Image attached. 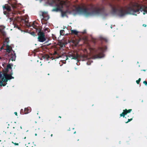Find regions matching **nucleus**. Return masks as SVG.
Returning a JSON list of instances; mask_svg holds the SVG:
<instances>
[{
  "mask_svg": "<svg viewBox=\"0 0 147 147\" xmlns=\"http://www.w3.org/2000/svg\"><path fill=\"white\" fill-rule=\"evenodd\" d=\"M89 10H52L53 11L59 12L62 18H68V16L73 14L75 10L86 16L92 15H101L105 17L107 16H117L122 17V10H111L109 13H107L106 10H92L91 12Z\"/></svg>",
  "mask_w": 147,
  "mask_h": 147,
  "instance_id": "nucleus-1",
  "label": "nucleus"
},
{
  "mask_svg": "<svg viewBox=\"0 0 147 147\" xmlns=\"http://www.w3.org/2000/svg\"><path fill=\"white\" fill-rule=\"evenodd\" d=\"M3 66L4 67V69L2 70L3 77L0 80V86H4L7 84V82L8 80L12 79H14V77L12 76L13 74L12 71L11 70L9 74H7L9 71V69H11L12 67L11 65L10 64H8L6 66V64L4 63L3 64Z\"/></svg>",
  "mask_w": 147,
  "mask_h": 147,
  "instance_id": "nucleus-2",
  "label": "nucleus"
},
{
  "mask_svg": "<svg viewBox=\"0 0 147 147\" xmlns=\"http://www.w3.org/2000/svg\"><path fill=\"white\" fill-rule=\"evenodd\" d=\"M47 1L48 4L51 6H53L56 8V9H61L65 5V2L63 1L55 0H46Z\"/></svg>",
  "mask_w": 147,
  "mask_h": 147,
  "instance_id": "nucleus-3",
  "label": "nucleus"
},
{
  "mask_svg": "<svg viewBox=\"0 0 147 147\" xmlns=\"http://www.w3.org/2000/svg\"><path fill=\"white\" fill-rule=\"evenodd\" d=\"M107 49L106 46H105L103 47H98L97 49H94V57L96 58H100L103 57L104 56V52Z\"/></svg>",
  "mask_w": 147,
  "mask_h": 147,
  "instance_id": "nucleus-4",
  "label": "nucleus"
},
{
  "mask_svg": "<svg viewBox=\"0 0 147 147\" xmlns=\"http://www.w3.org/2000/svg\"><path fill=\"white\" fill-rule=\"evenodd\" d=\"M36 32H38V41L43 42L46 40L47 38L43 31H41L40 29H36Z\"/></svg>",
  "mask_w": 147,
  "mask_h": 147,
  "instance_id": "nucleus-5",
  "label": "nucleus"
},
{
  "mask_svg": "<svg viewBox=\"0 0 147 147\" xmlns=\"http://www.w3.org/2000/svg\"><path fill=\"white\" fill-rule=\"evenodd\" d=\"M39 14L40 16H42V17L41 19L42 21V20H43L45 22H47L50 18L48 14L47 11H40Z\"/></svg>",
  "mask_w": 147,
  "mask_h": 147,
  "instance_id": "nucleus-6",
  "label": "nucleus"
},
{
  "mask_svg": "<svg viewBox=\"0 0 147 147\" xmlns=\"http://www.w3.org/2000/svg\"><path fill=\"white\" fill-rule=\"evenodd\" d=\"M20 25L24 27H29L30 26L28 22V19L25 17H21L20 18Z\"/></svg>",
  "mask_w": 147,
  "mask_h": 147,
  "instance_id": "nucleus-7",
  "label": "nucleus"
},
{
  "mask_svg": "<svg viewBox=\"0 0 147 147\" xmlns=\"http://www.w3.org/2000/svg\"><path fill=\"white\" fill-rule=\"evenodd\" d=\"M8 3L9 5L5 4V5L3 6V9H10V5L12 6L13 8H16V6L13 5V4H15L16 3V0H9Z\"/></svg>",
  "mask_w": 147,
  "mask_h": 147,
  "instance_id": "nucleus-8",
  "label": "nucleus"
},
{
  "mask_svg": "<svg viewBox=\"0 0 147 147\" xmlns=\"http://www.w3.org/2000/svg\"><path fill=\"white\" fill-rule=\"evenodd\" d=\"M54 55H56L55 57V58H59V57H62L63 58V61H66L68 59V56L65 53L59 54V51H58L57 52L55 51L54 53Z\"/></svg>",
  "mask_w": 147,
  "mask_h": 147,
  "instance_id": "nucleus-9",
  "label": "nucleus"
},
{
  "mask_svg": "<svg viewBox=\"0 0 147 147\" xmlns=\"http://www.w3.org/2000/svg\"><path fill=\"white\" fill-rule=\"evenodd\" d=\"M67 56L68 57L71 58V59H74L76 60L78 57V55L77 53L73 52H69L68 53Z\"/></svg>",
  "mask_w": 147,
  "mask_h": 147,
  "instance_id": "nucleus-10",
  "label": "nucleus"
},
{
  "mask_svg": "<svg viewBox=\"0 0 147 147\" xmlns=\"http://www.w3.org/2000/svg\"><path fill=\"white\" fill-rule=\"evenodd\" d=\"M5 11H4V14L7 16H9L12 13V14H16L14 12H13L12 10H5Z\"/></svg>",
  "mask_w": 147,
  "mask_h": 147,
  "instance_id": "nucleus-11",
  "label": "nucleus"
},
{
  "mask_svg": "<svg viewBox=\"0 0 147 147\" xmlns=\"http://www.w3.org/2000/svg\"><path fill=\"white\" fill-rule=\"evenodd\" d=\"M9 55L10 56V59L12 61H14L15 60L16 56L14 51H13V53H11Z\"/></svg>",
  "mask_w": 147,
  "mask_h": 147,
  "instance_id": "nucleus-12",
  "label": "nucleus"
},
{
  "mask_svg": "<svg viewBox=\"0 0 147 147\" xmlns=\"http://www.w3.org/2000/svg\"><path fill=\"white\" fill-rule=\"evenodd\" d=\"M31 109L30 107H28L24 109V114H27L31 111Z\"/></svg>",
  "mask_w": 147,
  "mask_h": 147,
  "instance_id": "nucleus-13",
  "label": "nucleus"
},
{
  "mask_svg": "<svg viewBox=\"0 0 147 147\" xmlns=\"http://www.w3.org/2000/svg\"><path fill=\"white\" fill-rule=\"evenodd\" d=\"M99 39L101 42L102 41H104L107 42L108 41V40L107 38L102 36H101L99 37Z\"/></svg>",
  "mask_w": 147,
  "mask_h": 147,
  "instance_id": "nucleus-14",
  "label": "nucleus"
},
{
  "mask_svg": "<svg viewBox=\"0 0 147 147\" xmlns=\"http://www.w3.org/2000/svg\"><path fill=\"white\" fill-rule=\"evenodd\" d=\"M71 34H73L77 35L78 32L75 30H71Z\"/></svg>",
  "mask_w": 147,
  "mask_h": 147,
  "instance_id": "nucleus-15",
  "label": "nucleus"
},
{
  "mask_svg": "<svg viewBox=\"0 0 147 147\" xmlns=\"http://www.w3.org/2000/svg\"><path fill=\"white\" fill-rule=\"evenodd\" d=\"M76 9H86L85 6L84 5L79 6H78L77 8H76Z\"/></svg>",
  "mask_w": 147,
  "mask_h": 147,
  "instance_id": "nucleus-16",
  "label": "nucleus"
},
{
  "mask_svg": "<svg viewBox=\"0 0 147 147\" xmlns=\"http://www.w3.org/2000/svg\"><path fill=\"white\" fill-rule=\"evenodd\" d=\"M129 117V116L128 115L127 117H125V118H128V121L125 122V123H128L132 120L133 117L131 116L130 117Z\"/></svg>",
  "mask_w": 147,
  "mask_h": 147,
  "instance_id": "nucleus-17",
  "label": "nucleus"
},
{
  "mask_svg": "<svg viewBox=\"0 0 147 147\" xmlns=\"http://www.w3.org/2000/svg\"><path fill=\"white\" fill-rule=\"evenodd\" d=\"M136 6L137 7H138L139 6V7H140V9H145L147 8V7H146V6L141 7L138 4H136ZM138 9H139V8H138Z\"/></svg>",
  "mask_w": 147,
  "mask_h": 147,
  "instance_id": "nucleus-18",
  "label": "nucleus"
},
{
  "mask_svg": "<svg viewBox=\"0 0 147 147\" xmlns=\"http://www.w3.org/2000/svg\"><path fill=\"white\" fill-rule=\"evenodd\" d=\"M11 48L10 47V46L8 45H7V49H6V51L8 53H10V51H11Z\"/></svg>",
  "mask_w": 147,
  "mask_h": 147,
  "instance_id": "nucleus-19",
  "label": "nucleus"
},
{
  "mask_svg": "<svg viewBox=\"0 0 147 147\" xmlns=\"http://www.w3.org/2000/svg\"><path fill=\"white\" fill-rule=\"evenodd\" d=\"M125 111V112L126 113V114L127 115V113H130V112L132 111V109H129L127 110V109H125V110H124Z\"/></svg>",
  "mask_w": 147,
  "mask_h": 147,
  "instance_id": "nucleus-20",
  "label": "nucleus"
},
{
  "mask_svg": "<svg viewBox=\"0 0 147 147\" xmlns=\"http://www.w3.org/2000/svg\"><path fill=\"white\" fill-rule=\"evenodd\" d=\"M126 113L125 112V111L124 110H123V112L120 115V117H124L125 115H126Z\"/></svg>",
  "mask_w": 147,
  "mask_h": 147,
  "instance_id": "nucleus-21",
  "label": "nucleus"
},
{
  "mask_svg": "<svg viewBox=\"0 0 147 147\" xmlns=\"http://www.w3.org/2000/svg\"><path fill=\"white\" fill-rule=\"evenodd\" d=\"M133 6V5H129L127 7L126 9H132Z\"/></svg>",
  "mask_w": 147,
  "mask_h": 147,
  "instance_id": "nucleus-22",
  "label": "nucleus"
},
{
  "mask_svg": "<svg viewBox=\"0 0 147 147\" xmlns=\"http://www.w3.org/2000/svg\"><path fill=\"white\" fill-rule=\"evenodd\" d=\"M32 26H33V27L34 28L36 29H36H40L39 28H38L37 26H36L35 25V24H34V23H32Z\"/></svg>",
  "mask_w": 147,
  "mask_h": 147,
  "instance_id": "nucleus-23",
  "label": "nucleus"
},
{
  "mask_svg": "<svg viewBox=\"0 0 147 147\" xmlns=\"http://www.w3.org/2000/svg\"><path fill=\"white\" fill-rule=\"evenodd\" d=\"M65 31L64 30H61L60 31V34L61 35H64V34Z\"/></svg>",
  "mask_w": 147,
  "mask_h": 147,
  "instance_id": "nucleus-24",
  "label": "nucleus"
},
{
  "mask_svg": "<svg viewBox=\"0 0 147 147\" xmlns=\"http://www.w3.org/2000/svg\"><path fill=\"white\" fill-rule=\"evenodd\" d=\"M141 80V79L140 78H139L138 80H137L136 81V82L138 84H139Z\"/></svg>",
  "mask_w": 147,
  "mask_h": 147,
  "instance_id": "nucleus-25",
  "label": "nucleus"
},
{
  "mask_svg": "<svg viewBox=\"0 0 147 147\" xmlns=\"http://www.w3.org/2000/svg\"><path fill=\"white\" fill-rule=\"evenodd\" d=\"M82 56L85 59H87L88 58V56L86 55H83Z\"/></svg>",
  "mask_w": 147,
  "mask_h": 147,
  "instance_id": "nucleus-26",
  "label": "nucleus"
},
{
  "mask_svg": "<svg viewBox=\"0 0 147 147\" xmlns=\"http://www.w3.org/2000/svg\"><path fill=\"white\" fill-rule=\"evenodd\" d=\"M20 113L21 114H24V110L23 109H21L20 110Z\"/></svg>",
  "mask_w": 147,
  "mask_h": 147,
  "instance_id": "nucleus-27",
  "label": "nucleus"
},
{
  "mask_svg": "<svg viewBox=\"0 0 147 147\" xmlns=\"http://www.w3.org/2000/svg\"><path fill=\"white\" fill-rule=\"evenodd\" d=\"M143 10L144 11V12L143 13V14L144 15L146 13H147V10Z\"/></svg>",
  "mask_w": 147,
  "mask_h": 147,
  "instance_id": "nucleus-28",
  "label": "nucleus"
},
{
  "mask_svg": "<svg viewBox=\"0 0 147 147\" xmlns=\"http://www.w3.org/2000/svg\"><path fill=\"white\" fill-rule=\"evenodd\" d=\"M12 143L14 144L15 145H19V143H14L13 142H12Z\"/></svg>",
  "mask_w": 147,
  "mask_h": 147,
  "instance_id": "nucleus-29",
  "label": "nucleus"
},
{
  "mask_svg": "<svg viewBox=\"0 0 147 147\" xmlns=\"http://www.w3.org/2000/svg\"><path fill=\"white\" fill-rule=\"evenodd\" d=\"M50 30V29L49 28H46L45 29V31H47L48 32H49V31Z\"/></svg>",
  "mask_w": 147,
  "mask_h": 147,
  "instance_id": "nucleus-30",
  "label": "nucleus"
},
{
  "mask_svg": "<svg viewBox=\"0 0 147 147\" xmlns=\"http://www.w3.org/2000/svg\"><path fill=\"white\" fill-rule=\"evenodd\" d=\"M3 75L0 73V80H1V78L3 77Z\"/></svg>",
  "mask_w": 147,
  "mask_h": 147,
  "instance_id": "nucleus-31",
  "label": "nucleus"
},
{
  "mask_svg": "<svg viewBox=\"0 0 147 147\" xmlns=\"http://www.w3.org/2000/svg\"><path fill=\"white\" fill-rule=\"evenodd\" d=\"M143 83L145 84V85H147V82L146 81H144L143 82Z\"/></svg>",
  "mask_w": 147,
  "mask_h": 147,
  "instance_id": "nucleus-32",
  "label": "nucleus"
},
{
  "mask_svg": "<svg viewBox=\"0 0 147 147\" xmlns=\"http://www.w3.org/2000/svg\"><path fill=\"white\" fill-rule=\"evenodd\" d=\"M3 31V29L1 28V27H0V32L2 33Z\"/></svg>",
  "mask_w": 147,
  "mask_h": 147,
  "instance_id": "nucleus-33",
  "label": "nucleus"
},
{
  "mask_svg": "<svg viewBox=\"0 0 147 147\" xmlns=\"http://www.w3.org/2000/svg\"><path fill=\"white\" fill-rule=\"evenodd\" d=\"M86 64L87 65H90L91 64V63L89 62H87Z\"/></svg>",
  "mask_w": 147,
  "mask_h": 147,
  "instance_id": "nucleus-34",
  "label": "nucleus"
},
{
  "mask_svg": "<svg viewBox=\"0 0 147 147\" xmlns=\"http://www.w3.org/2000/svg\"><path fill=\"white\" fill-rule=\"evenodd\" d=\"M18 13L20 14H21L22 13V12L20 11H18Z\"/></svg>",
  "mask_w": 147,
  "mask_h": 147,
  "instance_id": "nucleus-35",
  "label": "nucleus"
},
{
  "mask_svg": "<svg viewBox=\"0 0 147 147\" xmlns=\"http://www.w3.org/2000/svg\"><path fill=\"white\" fill-rule=\"evenodd\" d=\"M4 44H3V45L2 46V47H1V49H3V47L4 46Z\"/></svg>",
  "mask_w": 147,
  "mask_h": 147,
  "instance_id": "nucleus-36",
  "label": "nucleus"
},
{
  "mask_svg": "<svg viewBox=\"0 0 147 147\" xmlns=\"http://www.w3.org/2000/svg\"><path fill=\"white\" fill-rule=\"evenodd\" d=\"M143 26L144 27H146V25L145 24H143Z\"/></svg>",
  "mask_w": 147,
  "mask_h": 147,
  "instance_id": "nucleus-37",
  "label": "nucleus"
},
{
  "mask_svg": "<svg viewBox=\"0 0 147 147\" xmlns=\"http://www.w3.org/2000/svg\"><path fill=\"white\" fill-rule=\"evenodd\" d=\"M14 114L16 115L17 116V112H15Z\"/></svg>",
  "mask_w": 147,
  "mask_h": 147,
  "instance_id": "nucleus-38",
  "label": "nucleus"
},
{
  "mask_svg": "<svg viewBox=\"0 0 147 147\" xmlns=\"http://www.w3.org/2000/svg\"><path fill=\"white\" fill-rule=\"evenodd\" d=\"M146 70H147V69H142L141 70V71H145Z\"/></svg>",
  "mask_w": 147,
  "mask_h": 147,
  "instance_id": "nucleus-39",
  "label": "nucleus"
},
{
  "mask_svg": "<svg viewBox=\"0 0 147 147\" xmlns=\"http://www.w3.org/2000/svg\"><path fill=\"white\" fill-rule=\"evenodd\" d=\"M53 39H55V38H56V37L55 36H54V37L53 36Z\"/></svg>",
  "mask_w": 147,
  "mask_h": 147,
  "instance_id": "nucleus-40",
  "label": "nucleus"
},
{
  "mask_svg": "<svg viewBox=\"0 0 147 147\" xmlns=\"http://www.w3.org/2000/svg\"><path fill=\"white\" fill-rule=\"evenodd\" d=\"M96 40H94V41H93V42L94 43H96Z\"/></svg>",
  "mask_w": 147,
  "mask_h": 147,
  "instance_id": "nucleus-41",
  "label": "nucleus"
},
{
  "mask_svg": "<svg viewBox=\"0 0 147 147\" xmlns=\"http://www.w3.org/2000/svg\"><path fill=\"white\" fill-rule=\"evenodd\" d=\"M53 136V134H51V137H52V136Z\"/></svg>",
  "mask_w": 147,
  "mask_h": 147,
  "instance_id": "nucleus-42",
  "label": "nucleus"
},
{
  "mask_svg": "<svg viewBox=\"0 0 147 147\" xmlns=\"http://www.w3.org/2000/svg\"><path fill=\"white\" fill-rule=\"evenodd\" d=\"M59 118H61V116H59Z\"/></svg>",
  "mask_w": 147,
  "mask_h": 147,
  "instance_id": "nucleus-43",
  "label": "nucleus"
},
{
  "mask_svg": "<svg viewBox=\"0 0 147 147\" xmlns=\"http://www.w3.org/2000/svg\"><path fill=\"white\" fill-rule=\"evenodd\" d=\"M17 27L18 28V29H19V27H18V26H17Z\"/></svg>",
  "mask_w": 147,
  "mask_h": 147,
  "instance_id": "nucleus-44",
  "label": "nucleus"
},
{
  "mask_svg": "<svg viewBox=\"0 0 147 147\" xmlns=\"http://www.w3.org/2000/svg\"><path fill=\"white\" fill-rule=\"evenodd\" d=\"M42 22H43L42 21V24H45V23H43Z\"/></svg>",
  "mask_w": 147,
  "mask_h": 147,
  "instance_id": "nucleus-45",
  "label": "nucleus"
},
{
  "mask_svg": "<svg viewBox=\"0 0 147 147\" xmlns=\"http://www.w3.org/2000/svg\"><path fill=\"white\" fill-rule=\"evenodd\" d=\"M76 133V131H75L74 132V134H75Z\"/></svg>",
  "mask_w": 147,
  "mask_h": 147,
  "instance_id": "nucleus-46",
  "label": "nucleus"
},
{
  "mask_svg": "<svg viewBox=\"0 0 147 147\" xmlns=\"http://www.w3.org/2000/svg\"><path fill=\"white\" fill-rule=\"evenodd\" d=\"M35 136H36L37 135V134H35Z\"/></svg>",
  "mask_w": 147,
  "mask_h": 147,
  "instance_id": "nucleus-47",
  "label": "nucleus"
},
{
  "mask_svg": "<svg viewBox=\"0 0 147 147\" xmlns=\"http://www.w3.org/2000/svg\"><path fill=\"white\" fill-rule=\"evenodd\" d=\"M26 138V137H25L24 138V139H25Z\"/></svg>",
  "mask_w": 147,
  "mask_h": 147,
  "instance_id": "nucleus-48",
  "label": "nucleus"
},
{
  "mask_svg": "<svg viewBox=\"0 0 147 147\" xmlns=\"http://www.w3.org/2000/svg\"><path fill=\"white\" fill-rule=\"evenodd\" d=\"M1 57H0V59H1Z\"/></svg>",
  "mask_w": 147,
  "mask_h": 147,
  "instance_id": "nucleus-49",
  "label": "nucleus"
},
{
  "mask_svg": "<svg viewBox=\"0 0 147 147\" xmlns=\"http://www.w3.org/2000/svg\"><path fill=\"white\" fill-rule=\"evenodd\" d=\"M48 75H49V74H48Z\"/></svg>",
  "mask_w": 147,
  "mask_h": 147,
  "instance_id": "nucleus-50",
  "label": "nucleus"
},
{
  "mask_svg": "<svg viewBox=\"0 0 147 147\" xmlns=\"http://www.w3.org/2000/svg\"><path fill=\"white\" fill-rule=\"evenodd\" d=\"M26 147H28V146H27Z\"/></svg>",
  "mask_w": 147,
  "mask_h": 147,
  "instance_id": "nucleus-51",
  "label": "nucleus"
}]
</instances>
